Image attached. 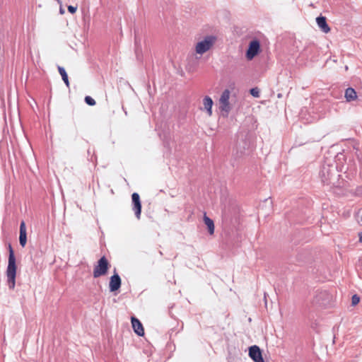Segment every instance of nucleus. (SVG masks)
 <instances>
[{"instance_id":"nucleus-20","label":"nucleus","mask_w":362,"mask_h":362,"mask_svg":"<svg viewBox=\"0 0 362 362\" xmlns=\"http://www.w3.org/2000/svg\"><path fill=\"white\" fill-rule=\"evenodd\" d=\"M67 9L69 11V12H70L71 13L74 14L76 12V10H77V7L76 6H69L67 7Z\"/></svg>"},{"instance_id":"nucleus-3","label":"nucleus","mask_w":362,"mask_h":362,"mask_svg":"<svg viewBox=\"0 0 362 362\" xmlns=\"http://www.w3.org/2000/svg\"><path fill=\"white\" fill-rule=\"evenodd\" d=\"M110 267V264L107 259L105 256L102 257L94 266L93 271V277L98 278L100 276L106 275Z\"/></svg>"},{"instance_id":"nucleus-8","label":"nucleus","mask_w":362,"mask_h":362,"mask_svg":"<svg viewBox=\"0 0 362 362\" xmlns=\"http://www.w3.org/2000/svg\"><path fill=\"white\" fill-rule=\"evenodd\" d=\"M121 279L118 274H115L110 277L109 288L112 292L117 291L121 286Z\"/></svg>"},{"instance_id":"nucleus-1","label":"nucleus","mask_w":362,"mask_h":362,"mask_svg":"<svg viewBox=\"0 0 362 362\" xmlns=\"http://www.w3.org/2000/svg\"><path fill=\"white\" fill-rule=\"evenodd\" d=\"M8 250L9 256L8 266L6 269L7 282L9 288L13 289L16 285L17 266L16 264V257L14 255V252L10 244L8 245Z\"/></svg>"},{"instance_id":"nucleus-6","label":"nucleus","mask_w":362,"mask_h":362,"mask_svg":"<svg viewBox=\"0 0 362 362\" xmlns=\"http://www.w3.org/2000/svg\"><path fill=\"white\" fill-rule=\"evenodd\" d=\"M132 199L135 216L138 219H139L141 213V204L139 194L136 192L133 193L132 195Z\"/></svg>"},{"instance_id":"nucleus-18","label":"nucleus","mask_w":362,"mask_h":362,"mask_svg":"<svg viewBox=\"0 0 362 362\" xmlns=\"http://www.w3.org/2000/svg\"><path fill=\"white\" fill-rule=\"evenodd\" d=\"M250 94L255 98H259V90L257 88H252L250 90Z\"/></svg>"},{"instance_id":"nucleus-14","label":"nucleus","mask_w":362,"mask_h":362,"mask_svg":"<svg viewBox=\"0 0 362 362\" xmlns=\"http://www.w3.org/2000/svg\"><path fill=\"white\" fill-rule=\"evenodd\" d=\"M204 221L208 228V230L210 235H213L214 233V223L213 220H211L207 216L204 215Z\"/></svg>"},{"instance_id":"nucleus-9","label":"nucleus","mask_w":362,"mask_h":362,"mask_svg":"<svg viewBox=\"0 0 362 362\" xmlns=\"http://www.w3.org/2000/svg\"><path fill=\"white\" fill-rule=\"evenodd\" d=\"M131 321L134 332L139 336H144V329L141 322L135 317H132Z\"/></svg>"},{"instance_id":"nucleus-13","label":"nucleus","mask_w":362,"mask_h":362,"mask_svg":"<svg viewBox=\"0 0 362 362\" xmlns=\"http://www.w3.org/2000/svg\"><path fill=\"white\" fill-rule=\"evenodd\" d=\"M344 97L348 102L355 100L357 98V93L352 88H348L345 90Z\"/></svg>"},{"instance_id":"nucleus-15","label":"nucleus","mask_w":362,"mask_h":362,"mask_svg":"<svg viewBox=\"0 0 362 362\" xmlns=\"http://www.w3.org/2000/svg\"><path fill=\"white\" fill-rule=\"evenodd\" d=\"M58 71H59L60 75L62 76V80L64 81V82L65 83L66 86L69 87V81L68 76H67V74H66L65 69L63 67L59 66Z\"/></svg>"},{"instance_id":"nucleus-19","label":"nucleus","mask_w":362,"mask_h":362,"mask_svg":"<svg viewBox=\"0 0 362 362\" xmlns=\"http://www.w3.org/2000/svg\"><path fill=\"white\" fill-rule=\"evenodd\" d=\"M357 220L358 222L362 226V208L358 211Z\"/></svg>"},{"instance_id":"nucleus-4","label":"nucleus","mask_w":362,"mask_h":362,"mask_svg":"<svg viewBox=\"0 0 362 362\" xmlns=\"http://www.w3.org/2000/svg\"><path fill=\"white\" fill-rule=\"evenodd\" d=\"M230 96V90L226 89L223 91L218 100L219 109L221 112L225 114L226 116H227L231 110V106L229 101Z\"/></svg>"},{"instance_id":"nucleus-16","label":"nucleus","mask_w":362,"mask_h":362,"mask_svg":"<svg viewBox=\"0 0 362 362\" xmlns=\"http://www.w3.org/2000/svg\"><path fill=\"white\" fill-rule=\"evenodd\" d=\"M85 102L90 106H93L95 105V101L93 98H92L90 96H86L85 97Z\"/></svg>"},{"instance_id":"nucleus-7","label":"nucleus","mask_w":362,"mask_h":362,"mask_svg":"<svg viewBox=\"0 0 362 362\" xmlns=\"http://www.w3.org/2000/svg\"><path fill=\"white\" fill-rule=\"evenodd\" d=\"M249 356L255 362H264L259 347L254 345L249 349Z\"/></svg>"},{"instance_id":"nucleus-10","label":"nucleus","mask_w":362,"mask_h":362,"mask_svg":"<svg viewBox=\"0 0 362 362\" xmlns=\"http://www.w3.org/2000/svg\"><path fill=\"white\" fill-rule=\"evenodd\" d=\"M19 242L23 247H25L27 243L26 226L24 221H22L20 225Z\"/></svg>"},{"instance_id":"nucleus-12","label":"nucleus","mask_w":362,"mask_h":362,"mask_svg":"<svg viewBox=\"0 0 362 362\" xmlns=\"http://www.w3.org/2000/svg\"><path fill=\"white\" fill-rule=\"evenodd\" d=\"M316 21L319 28L325 33H328L330 31V28L327 23L326 18L324 16H320L316 18Z\"/></svg>"},{"instance_id":"nucleus-17","label":"nucleus","mask_w":362,"mask_h":362,"mask_svg":"<svg viewBox=\"0 0 362 362\" xmlns=\"http://www.w3.org/2000/svg\"><path fill=\"white\" fill-rule=\"evenodd\" d=\"M359 302H360V297L356 294L354 295L351 298V305L353 306H355L357 304H358Z\"/></svg>"},{"instance_id":"nucleus-11","label":"nucleus","mask_w":362,"mask_h":362,"mask_svg":"<svg viewBox=\"0 0 362 362\" xmlns=\"http://www.w3.org/2000/svg\"><path fill=\"white\" fill-rule=\"evenodd\" d=\"M214 102L212 99L209 96H205L203 98V106L204 109L206 111L208 116L211 117L212 115V106Z\"/></svg>"},{"instance_id":"nucleus-5","label":"nucleus","mask_w":362,"mask_h":362,"mask_svg":"<svg viewBox=\"0 0 362 362\" xmlns=\"http://www.w3.org/2000/svg\"><path fill=\"white\" fill-rule=\"evenodd\" d=\"M260 44L257 40H252L250 42L246 57L248 60L252 59L259 52Z\"/></svg>"},{"instance_id":"nucleus-2","label":"nucleus","mask_w":362,"mask_h":362,"mask_svg":"<svg viewBox=\"0 0 362 362\" xmlns=\"http://www.w3.org/2000/svg\"><path fill=\"white\" fill-rule=\"evenodd\" d=\"M216 37L213 35H208L204 40L198 42L195 45V51L197 54H203L209 51L215 44Z\"/></svg>"},{"instance_id":"nucleus-21","label":"nucleus","mask_w":362,"mask_h":362,"mask_svg":"<svg viewBox=\"0 0 362 362\" xmlns=\"http://www.w3.org/2000/svg\"><path fill=\"white\" fill-rule=\"evenodd\" d=\"M358 241L362 243V232L358 233Z\"/></svg>"}]
</instances>
